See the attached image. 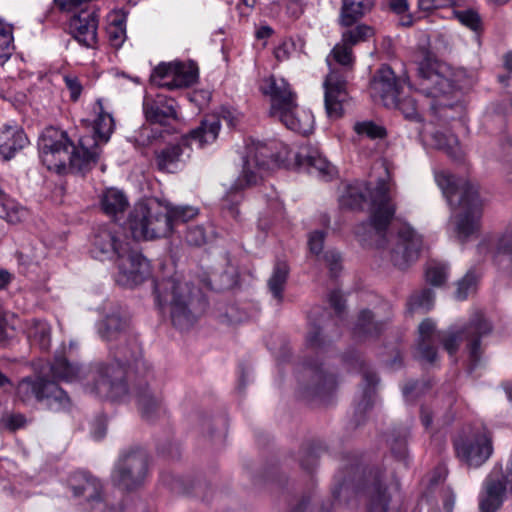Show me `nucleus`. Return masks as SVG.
Listing matches in <instances>:
<instances>
[{
  "instance_id": "41",
  "label": "nucleus",
  "mask_w": 512,
  "mask_h": 512,
  "mask_svg": "<svg viewBox=\"0 0 512 512\" xmlns=\"http://www.w3.org/2000/svg\"><path fill=\"white\" fill-rule=\"evenodd\" d=\"M217 137V130H191L184 136L183 142L188 146L196 145L198 148H203L213 143Z\"/></svg>"
},
{
  "instance_id": "17",
  "label": "nucleus",
  "mask_w": 512,
  "mask_h": 512,
  "mask_svg": "<svg viewBox=\"0 0 512 512\" xmlns=\"http://www.w3.org/2000/svg\"><path fill=\"white\" fill-rule=\"evenodd\" d=\"M68 485L75 498H82L90 512H114L103 498V486L99 479L88 472L78 471L68 479Z\"/></svg>"
},
{
  "instance_id": "64",
  "label": "nucleus",
  "mask_w": 512,
  "mask_h": 512,
  "mask_svg": "<svg viewBox=\"0 0 512 512\" xmlns=\"http://www.w3.org/2000/svg\"><path fill=\"white\" fill-rule=\"evenodd\" d=\"M390 7L395 13L401 15L407 12L408 3L407 0H391Z\"/></svg>"
},
{
  "instance_id": "31",
  "label": "nucleus",
  "mask_w": 512,
  "mask_h": 512,
  "mask_svg": "<svg viewBox=\"0 0 512 512\" xmlns=\"http://www.w3.org/2000/svg\"><path fill=\"white\" fill-rule=\"evenodd\" d=\"M362 495L368 501L369 512H386L389 496L382 488L380 478L375 475L371 483L362 490Z\"/></svg>"
},
{
  "instance_id": "48",
  "label": "nucleus",
  "mask_w": 512,
  "mask_h": 512,
  "mask_svg": "<svg viewBox=\"0 0 512 512\" xmlns=\"http://www.w3.org/2000/svg\"><path fill=\"white\" fill-rule=\"evenodd\" d=\"M425 276L428 283L440 286L447 279V268L440 263H430L426 268Z\"/></svg>"
},
{
  "instance_id": "53",
  "label": "nucleus",
  "mask_w": 512,
  "mask_h": 512,
  "mask_svg": "<svg viewBox=\"0 0 512 512\" xmlns=\"http://www.w3.org/2000/svg\"><path fill=\"white\" fill-rule=\"evenodd\" d=\"M185 240L189 245L201 246L206 242V233L204 228L201 226L189 227L185 235Z\"/></svg>"
},
{
  "instance_id": "18",
  "label": "nucleus",
  "mask_w": 512,
  "mask_h": 512,
  "mask_svg": "<svg viewBox=\"0 0 512 512\" xmlns=\"http://www.w3.org/2000/svg\"><path fill=\"white\" fill-rule=\"evenodd\" d=\"M422 247V236L409 224H404L395 242L383 252L394 266L403 269L418 258Z\"/></svg>"
},
{
  "instance_id": "1",
  "label": "nucleus",
  "mask_w": 512,
  "mask_h": 512,
  "mask_svg": "<svg viewBox=\"0 0 512 512\" xmlns=\"http://www.w3.org/2000/svg\"><path fill=\"white\" fill-rule=\"evenodd\" d=\"M435 181L453 210L448 223L449 232L464 243L478 233L481 225L484 204L478 185L448 171L436 172Z\"/></svg>"
},
{
  "instance_id": "57",
  "label": "nucleus",
  "mask_w": 512,
  "mask_h": 512,
  "mask_svg": "<svg viewBox=\"0 0 512 512\" xmlns=\"http://www.w3.org/2000/svg\"><path fill=\"white\" fill-rule=\"evenodd\" d=\"M107 26L126 28V14L124 13V11H111L107 16Z\"/></svg>"
},
{
  "instance_id": "11",
  "label": "nucleus",
  "mask_w": 512,
  "mask_h": 512,
  "mask_svg": "<svg viewBox=\"0 0 512 512\" xmlns=\"http://www.w3.org/2000/svg\"><path fill=\"white\" fill-rule=\"evenodd\" d=\"M16 397L24 404H43L52 411L66 410L70 399L66 392L54 381L44 377H26L16 387Z\"/></svg>"
},
{
  "instance_id": "38",
  "label": "nucleus",
  "mask_w": 512,
  "mask_h": 512,
  "mask_svg": "<svg viewBox=\"0 0 512 512\" xmlns=\"http://www.w3.org/2000/svg\"><path fill=\"white\" fill-rule=\"evenodd\" d=\"M288 274V265L284 262L277 263L268 281L269 290L278 302H281L283 299V290L288 278Z\"/></svg>"
},
{
  "instance_id": "12",
  "label": "nucleus",
  "mask_w": 512,
  "mask_h": 512,
  "mask_svg": "<svg viewBox=\"0 0 512 512\" xmlns=\"http://www.w3.org/2000/svg\"><path fill=\"white\" fill-rule=\"evenodd\" d=\"M148 454L138 446L124 449L114 466L113 483L124 490L140 487L148 475Z\"/></svg>"
},
{
  "instance_id": "24",
  "label": "nucleus",
  "mask_w": 512,
  "mask_h": 512,
  "mask_svg": "<svg viewBox=\"0 0 512 512\" xmlns=\"http://www.w3.org/2000/svg\"><path fill=\"white\" fill-rule=\"evenodd\" d=\"M98 16L95 9L88 8L74 15L69 21V31L82 45L93 47L97 41Z\"/></svg>"
},
{
  "instance_id": "39",
  "label": "nucleus",
  "mask_w": 512,
  "mask_h": 512,
  "mask_svg": "<svg viewBox=\"0 0 512 512\" xmlns=\"http://www.w3.org/2000/svg\"><path fill=\"white\" fill-rule=\"evenodd\" d=\"M79 367L75 364L69 363L66 358L59 356L56 357L51 365V373L53 377L65 380L73 381L79 375Z\"/></svg>"
},
{
  "instance_id": "47",
  "label": "nucleus",
  "mask_w": 512,
  "mask_h": 512,
  "mask_svg": "<svg viewBox=\"0 0 512 512\" xmlns=\"http://www.w3.org/2000/svg\"><path fill=\"white\" fill-rule=\"evenodd\" d=\"M307 373L313 377L316 385V392L322 393L335 387L336 381L333 375H327L322 369L308 370Z\"/></svg>"
},
{
  "instance_id": "49",
  "label": "nucleus",
  "mask_w": 512,
  "mask_h": 512,
  "mask_svg": "<svg viewBox=\"0 0 512 512\" xmlns=\"http://www.w3.org/2000/svg\"><path fill=\"white\" fill-rule=\"evenodd\" d=\"M94 111L97 114L95 128H113L116 125L113 115L105 109L101 99L95 103Z\"/></svg>"
},
{
  "instance_id": "30",
  "label": "nucleus",
  "mask_w": 512,
  "mask_h": 512,
  "mask_svg": "<svg viewBox=\"0 0 512 512\" xmlns=\"http://www.w3.org/2000/svg\"><path fill=\"white\" fill-rule=\"evenodd\" d=\"M100 206L106 215L117 219L119 216H123L126 211L128 200L122 191L109 188L102 193Z\"/></svg>"
},
{
  "instance_id": "54",
  "label": "nucleus",
  "mask_w": 512,
  "mask_h": 512,
  "mask_svg": "<svg viewBox=\"0 0 512 512\" xmlns=\"http://www.w3.org/2000/svg\"><path fill=\"white\" fill-rule=\"evenodd\" d=\"M63 80L67 89L69 90L70 98L73 101L78 100L82 93V84L80 83L78 77L73 74H66L63 76Z\"/></svg>"
},
{
  "instance_id": "40",
  "label": "nucleus",
  "mask_w": 512,
  "mask_h": 512,
  "mask_svg": "<svg viewBox=\"0 0 512 512\" xmlns=\"http://www.w3.org/2000/svg\"><path fill=\"white\" fill-rule=\"evenodd\" d=\"M14 51L12 27L0 19V63L7 61Z\"/></svg>"
},
{
  "instance_id": "50",
  "label": "nucleus",
  "mask_w": 512,
  "mask_h": 512,
  "mask_svg": "<svg viewBox=\"0 0 512 512\" xmlns=\"http://www.w3.org/2000/svg\"><path fill=\"white\" fill-rule=\"evenodd\" d=\"M477 277L474 273L468 272L457 284L456 298L464 300L476 289Z\"/></svg>"
},
{
  "instance_id": "6",
  "label": "nucleus",
  "mask_w": 512,
  "mask_h": 512,
  "mask_svg": "<svg viewBox=\"0 0 512 512\" xmlns=\"http://www.w3.org/2000/svg\"><path fill=\"white\" fill-rule=\"evenodd\" d=\"M352 46L342 40L327 57L330 72L324 81L326 113L331 119L343 114V106L348 100L345 69L353 64Z\"/></svg>"
},
{
  "instance_id": "55",
  "label": "nucleus",
  "mask_w": 512,
  "mask_h": 512,
  "mask_svg": "<svg viewBox=\"0 0 512 512\" xmlns=\"http://www.w3.org/2000/svg\"><path fill=\"white\" fill-rule=\"evenodd\" d=\"M107 34L112 46L120 47L126 40V28L107 26Z\"/></svg>"
},
{
  "instance_id": "33",
  "label": "nucleus",
  "mask_w": 512,
  "mask_h": 512,
  "mask_svg": "<svg viewBox=\"0 0 512 512\" xmlns=\"http://www.w3.org/2000/svg\"><path fill=\"white\" fill-rule=\"evenodd\" d=\"M72 144L77 142L65 130H41L37 141L38 151H43L45 145L49 150H69Z\"/></svg>"
},
{
  "instance_id": "16",
  "label": "nucleus",
  "mask_w": 512,
  "mask_h": 512,
  "mask_svg": "<svg viewBox=\"0 0 512 512\" xmlns=\"http://www.w3.org/2000/svg\"><path fill=\"white\" fill-rule=\"evenodd\" d=\"M457 457L469 467L478 468L493 453L492 438L486 431H475L459 437L454 443Z\"/></svg>"
},
{
  "instance_id": "28",
  "label": "nucleus",
  "mask_w": 512,
  "mask_h": 512,
  "mask_svg": "<svg viewBox=\"0 0 512 512\" xmlns=\"http://www.w3.org/2000/svg\"><path fill=\"white\" fill-rule=\"evenodd\" d=\"M244 116L237 109L222 106L208 114L202 122L201 128H222L233 127L243 124Z\"/></svg>"
},
{
  "instance_id": "25",
  "label": "nucleus",
  "mask_w": 512,
  "mask_h": 512,
  "mask_svg": "<svg viewBox=\"0 0 512 512\" xmlns=\"http://www.w3.org/2000/svg\"><path fill=\"white\" fill-rule=\"evenodd\" d=\"M419 139L426 148L443 150L453 158L462 156V150L453 130H420Z\"/></svg>"
},
{
  "instance_id": "8",
  "label": "nucleus",
  "mask_w": 512,
  "mask_h": 512,
  "mask_svg": "<svg viewBox=\"0 0 512 512\" xmlns=\"http://www.w3.org/2000/svg\"><path fill=\"white\" fill-rule=\"evenodd\" d=\"M385 171V177L380 178L375 188L371 189L365 185L364 189L359 193V200L354 202L348 201L343 197V204L356 208L361 201H370V226L377 234L384 232L389 226L395 215L396 205L390 195L394 183H392L391 175L386 163L381 164Z\"/></svg>"
},
{
  "instance_id": "59",
  "label": "nucleus",
  "mask_w": 512,
  "mask_h": 512,
  "mask_svg": "<svg viewBox=\"0 0 512 512\" xmlns=\"http://www.w3.org/2000/svg\"><path fill=\"white\" fill-rule=\"evenodd\" d=\"M323 259L333 274L340 269V255L338 252L328 250L323 254Z\"/></svg>"
},
{
  "instance_id": "58",
  "label": "nucleus",
  "mask_w": 512,
  "mask_h": 512,
  "mask_svg": "<svg viewBox=\"0 0 512 512\" xmlns=\"http://www.w3.org/2000/svg\"><path fill=\"white\" fill-rule=\"evenodd\" d=\"M293 46V43L289 40L281 42L274 50L276 59L279 61L287 60L293 51Z\"/></svg>"
},
{
  "instance_id": "3",
  "label": "nucleus",
  "mask_w": 512,
  "mask_h": 512,
  "mask_svg": "<svg viewBox=\"0 0 512 512\" xmlns=\"http://www.w3.org/2000/svg\"><path fill=\"white\" fill-rule=\"evenodd\" d=\"M110 135L111 130H81L71 149L54 151L45 145L39 157L49 171L59 175L83 172L96 164L101 146L109 141Z\"/></svg>"
},
{
  "instance_id": "4",
  "label": "nucleus",
  "mask_w": 512,
  "mask_h": 512,
  "mask_svg": "<svg viewBox=\"0 0 512 512\" xmlns=\"http://www.w3.org/2000/svg\"><path fill=\"white\" fill-rule=\"evenodd\" d=\"M420 90L427 97L451 95L455 90L467 89L478 81L476 70L457 68L426 55L418 64Z\"/></svg>"
},
{
  "instance_id": "27",
  "label": "nucleus",
  "mask_w": 512,
  "mask_h": 512,
  "mask_svg": "<svg viewBox=\"0 0 512 512\" xmlns=\"http://www.w3.org/2000/svg\"><path fill=\"white\" fill-rule=\"evenodd\" d=\"M129 322L119 314H110L99 324L98 333L107 341H126L128 338Z\"/></svg>"
},
{
  "instance_id": "46",
  "label": "nucleus",
  "mask_w": 512,
  "mask_h": 512,
  "mask_svg": "<svg viewBox=\"0 0 512 512\" xmlns=\"http://www.w3.org/2000/svg\"><path fill=\"white\" fill-rule=\"evenodd\" d=\"M182 150L179 145H172L162 150L157 156V164L161 170L171 171Z\"/></svg>"
},
{
  "instance_id": "63",
  "label": "nucleus",
  "mask_w": 512,
  "mask_h": 512,
  "mask_svg": "<svg viewBox=\"0 0 512 512\" xmlns=\"http://www.w3.org/2000/svg\"><path fill=\"white\" fill-rule=\"evenodd\" d=\"M444 0H419L418 6L423 11H430L440 7Z\"/></svg>"
},
{
  "instance_id": "35",
  "label": "nucleus",
  "mask_w": 512,
  "mask_h": 512,
  "mask_svg": "<svg viewBox=\"0 0 512 512\" xmlns=\"http://www.w3.org/2000/svg\"><path fill=\"white\" fill-rule=\"evenodd\" d=\"M137 403L142 417L146 420H153L162 412L160 397L150 391L148 387L139 390Z\"/></svg>"
},
{
  "instance_id": "13",
  "label": "nucleus",
  "mask_w": 512,
  "mask_h": 512,
  "mask_svg": "<svg viewBox=\"0 0 512 512\" xmlns=\"http://www.w3.org/2000/svg\"><path fill=\"white\" fill-rule=\"evenodd\" d=\"M261 90L264 94L270 95L274 103H281L284 105H291L293 95L289 84L283 78H276L271 76L264 80ZM273 114L278 115L282 124L286 128H313L315 125L313 115L309 111H302L300 116H296L293 111L289 109H276L273 104Z\"/></svg>"
},
{
  "instance_id": "22",
  "label": "nucleus",
  "mask_w": 512,
  "mask_h": 512,
  "mask_svg": "<svg viewBox=\"0 0 512 512\" xmlns=\"http://www.w3.org/2000/svg\"><path fill=\"white\" fill-rule=\"evenodd\" d=\"M145 118L151 124L170 125L171 120H177L176 103L166 95L146 94L143 100Z\"/></svg>"
},
{
  "instance_id": "9",
  "label": "nucleus",
  "mask_w": 512,
  "mask_h": 512,
  "mask_svg": "<svg viewBox=\"0 0 512 512\" xmlns=\"http://www.w3.org/2000/svg\"><path fill=\"white\" fill-rule=\"evenodd\" d=\"M128 227L135 240H154L171 234L169 209L153 199L138 203L128 218Z\"/></svg>"
},
{
  "instance_id": "14",
  "label": "nucleus",
  "mask_w": 512,
  "mask_h": 512,
  "mask_svg": "<svg viewBox=\"0 0 512 512\" xmlns=\"http://www.w3.org/2000/svg\"><path fill=\"white\" fill-rule=\"evenodd\" d=\"M491 331L492 326L490 322L484 317L482 312L476 311L462 329L450 331L448 335L442 339L443 346L445 350L452 355L457 351L459 343L466 341L471 357L477 359L481 338L490 334Z\"/></svg>"
},
{
  "instance_id": "23",
  "label": "nucleus",
  "mask_w": 512,
  "mask_h": 512,
  "mask_svg": "<svg viewBox=\"0 0 512 512\" xmlns=\"http://www.w3.org/2000/svg\"><path fill=\"white\" fill-rule=\"evenodd\" d=\"M291 168L306 167L309 172L318 173L328 179L335 175V167L319 152L316 147L304 145L296 153L291 152Z\"/></svg>"
},
{
  "instance_id": "15",
  "label": "nucleus",
  "mask_w": 512,
  "mask_h": 512,
  "mask_svg": "<svg viewBox=\"0 0 512 512\" xmlns=\"http://www.w3.org/2000/svg\"><path fill=\"white\" fill-rule=\"evenodd\" d=\"M151 82L169 90L187 88L198 79V68L194 62L160 63L150 76Z\"/></svg>"
},
{
  "instance_id": "43",
  "label": "nucleus",
  "mask_w": 512,
  "mask_h": 512,
  "mask_svg": "<svg viewBox=\"0 0 512 512\" xmlns=\"http://www.w3.org/2000/svg\"><path fill=\"white\" fill-rule=\"evenodd\" d=\"M374 35V29L368 25L361 24L353 29L342 33V41L353 46L359 42L366 41Z\"/></svg>"
},
{
  "instance_id": "62",
  "label": "nucleus",
  "mask_w": 512,
  "mask_h": 512,
  "mask_svg": "<svg viewBox=\"0 0 512 512\" xmlns=\"http://www.w3.org/2000/svg\"><path fill=\"white\" fill-rule=\"evenodd\" d=\"M329 302L338 313H340L344 308V302L340 292L333 291L329 296Z\"/></svg>"
},
{
  "instance_id": "34",
  "label": "nucleus",
  "mask_w": 512,
  "mask_h": 512,
  "mask_svg": "<svg viewBox=\"0 0 512 512\" xmlns=\"http://www.w3.org/2000/svg\"><path fill=\"white\" fill-rule=\"evenodd\" d=\"M29 143L24 130H3L0 143V154L5 160H10L16 152Z\"/></svg>"
},
{
  "instance_id": "19",
  "label": "nucleus",
  "mask_w": 512,
  "mask_h": 512,
  "mask_svg": "<svg viewBox=\"0 0 512 512\" xmlns=\"http://www.w3.org/2000/svg\"><path fill=\"white\" fill-rule=\"evenodd\" d=\"M129 243L125 240L122 229L116 223L99 226L92 238L91 253L100 260H111L126 251Z\"/></svg>"
},
{
  "instance_id": "26",
  "label": "nucleus",
  "mask_w": 512,
  "mask_h": 512,
  "mask_svg": "<svg viewBox=\"0 0 512 512\" xmlns=\"http://www.w3.org/2000/svg\"><path fill=\"white\" fill-rule=\"evenodd\" d=\"M440 339V334L435 331V324L430 319L424 320L419 325V358L429 364H433L437 360V352L431 346L432 343Z\"/></svg>"
},
{
  "instance_id": "52",
  "label": "nucleus",
  "mask_w": 512,
  "mask_h": 512,
  "mask_svg": "<svg viewBox=\"0 0 512 512\" xmlns=\"http://www.w3.org/2000/svg\"><path fill=\"white\" fill-rule=\"evenodd\" d=\"M326 233L322 230H314L308 235V248L310 253L319 257L323 250Z\"/></svg>"
},
{
  "instance_id": "36",
  "label": "nucleus",
  "mask_w": 512,
  "mask_h": 512,
  "mask_svg": "<svg viewBox=\"0 0 512 512\" xmlns=\"http://www.w3.org/2000/svg\"><path fill=\"white\" fill-rule=\"evenodd\" d=\"M28 211L0 190V218L10 224H18L26 219Z\"/></svg>"
},
{
  "instance_id": "56",
  "label": "nucleus",
  "mask_w": 512,
  "mask_h": 512,
  "mask_svg": "<svg viewBox=\"0 0 512 512\" xmlns=\"http://www.w3.org/2000/svg\"><path fill=\"white\" fill-rule=\"evenodd\" d=\"M502 66L507 71L506 74H499L498 81L503 85H508L512 73V52H507L503 55Z\"/></svg>"
},
{
  "instance_id": "10",
  "label": "nucleus",
  "mask_w": 512,
  "mask_h": 512,
  "mask_svg": "<svg viewBox=\"0 0 512 512\" xmlns=\"http://www.w3.org/2000/svg\"><path fill=\"white\" fill-rule=\"evenodd\" d=\"M155 292L160 306H171V318L176 327L184 330L195 323L196 317L188 308L192 293L188 283L175 278L165 279L156 283Z\"/></svg>"
},
{
  "instance_id": "45",
  "label": "nucleus",
  "mask_w": 512,
  "mask_h": 512,
  "mask_svg": "<svg viewBox=\"0 0 512 512\" xmlns=\"http://www.w3.org/2000/svg\"><path fill=\"white\" fill-rule=\"evenodd\" d=\"M434 305V294L431 290L425 289L419 293H415L409 300L410 312H416L418 310L428 311Z\"/></svg>"
},
{
  "instance_id": "20",
  "label": "nucleus",
  "mask_w": 512,
  "mask_h": 512,
  "mask_svg": "<svg viewBox=\"0 0 512 512\" xmlns=\"http://www.w3.org/2000/svg\"><path fill=\"white\" fill-rule=\"evenodd\" d=\"M118 268L117 282L122 286H134L141 283L149 271L148 261L130 246L113 260Z\"/></svg>"
},
{
  "instance_id": "37",
  "label": "nucleus",
  "mask_w": 512,
  "mask_h": 512,
  "mask_svg": "<svg viewBox=\"0 0 512 512\" xmlns=\"http://www.w3.org/2000/svg\"><path fill=\"white\" fill-rule=\"evenodd\" d=\"M493 260L504 270L512 269V233L499 238Z\"/></svg>"
},
{
  "instance_id": "60",
  "label": "nucleus",
  "mask_w": 512,
  "mask_h": 512,
  "mask_svg": "<svg viewBox=\"0 0 512 512\" xmlns=\"http://www.w3.org/2000/svg\"><path fill=\"white\" fill-rule=\"evenodd\" d=\"M361 141L365 139H382L386 136V130H356Z\"/></svg>"
},
{
  "instance_id": "2",
  "label": "nucleus",
  "mask_w": 512,
  "mask_h": 512,
  "mask_svg": "<svg viewBox=\"0 0 512 512\" xmlns=\"http://www.w3.org/2000/svg\"><path fill=\"white\" fill-rule=\"evenodd\" d=\"M242 170L237 180L230 186L223 202L224 208L231 217L238 216L236 205L241 200L240 192L262 179L278 167L291 168V150L287 145L275 141L264 143L255 140L246 142L240 152Z\"/></svg>"
},
{
  "instance_id": "5",
  "label": "nucleus",
  "mask_w": 512,
  "mask_h": 512,
  "mask_svg": "<svg viewBox=\"0 0 512 512\" xmlns=\"http://www.w3.org/2000/svg\"><path fill=\"white\" fill-rule=\"evenodd\" d=\"M410 86L405 80L398 79L388 66L381 67L370 84L372 99L387 108L398 109L408 120H420L418 106L410 93Z\"/></svg>"
},
{
  "instance_id": "61",
  "label": "nucleus",
  "mask_w": 512,
  "mask_h": 512,
  "mask_svg": "<svg viewBox=\"0 0 512 512\" xmlns=\"http://www.w3.org/2000/svg\"><path fill=\"white\" fill-rule=\"evenodd\" d=\"M17 257L19 262L26 266L37 264L39 261V257L37 255L26 253L24 250L19 251L17 253Z\"/></svg>"
},
{
  "instance_id": "42",
  "label": "nucleus",
  "mask_w": 512,
  "mask_h": 512,
  "mask_svg": "<svg viewBox=\"0 0 512 512\" xmlns=\"http://www.w3.org/2000/svg\"><path fill=\"white\" fill-rule=\"evenodd\" d=\"M383 327L382 322H372V314L368 310H363L358 318V322L355 327V334L359 337L362 334L376 335L380 332Z\"/></svg>"
},
{
  "instance_id": "29",
  "label": "nucleus",
  "mask_w": 512,
  "mask_h": 512,
  "mask_svg": "<svg viewBox=\"0 0 512 512\" xmlns=\"http://www.w3.org/2000/svg\"><path fill=\"white\" fill-rule=\"evenodd\" d=\"M373 0H342L339 23L342 26H351L372 9Z\"/></svg>"
},
{
  "instance_id": "32",
  "label": "nucleus",
  "mask_w": 512,
  "mask_h": 512,
  "mask_svg": "<svg viewBox=\"0 0 512 512\" xmlns=\"http://www.w3.org/2000/svg\"><path fill=\"white\" fill-rule=\"evenodd\" d=\"M25 331L31 345L40 350H48L51 345V327L43 320L30 319L25 323Z\"/></svg>"
},
{
  "instance_id": "51",
  "label": "nucleus",
  "mask_w": 512,
  "mask_h": 512,
  "mask_svg": "<svg viewBox=\"0 0 512 512\" xmlns=\"http://www.w3.org/2000/svg\"><path fill=\"white\" fill-rule=\"evenodd\" d=\"M458 21L473 31H477L481 27V20L479 15L472 10L457 11L455 13Z\"/></svg>"
},
{
  "instance_id": "21",
  "label": "nucleus",
  "mask_w": 512,
  "mask_h": 512,
  "mask_svg": "<svg viewBox=\"0 0 512 512\" xmlns=\"http://www.w3.org/2000/svg\"><path fill=\"white\" fill-rule=\"evenodd\" d=\"M430 123L434 125L466 126L467 116L462 103L452 102L450 95L430 97Z\"/></svg>"
},
{
  "instance_id": "44",
  "label": "nucleus",
  "mask_w": 512,
  "mask_h": 512,
  "mask_svg": "<svg viewBox=\"0 0 512 512\" xmlns=\"http://www.w3.org/2000/svg\"><path fill=\"white\" fill-rule=\"evenodd\" d=\"M164 205L169 209L171 232L176 223L189 221L198 214V209L192 206H171L168 203Z\"/></svg>"
},
{
  "instance_id": "7",
  "label": "nucleus",
  "mask_w": 512,
  "mask_h": 512,
  "mask_svg": "<svg viewBox=\"0 0 512 512\" xmlns=\"http://www.w3.org/2000/svg\"><path fill=\"white\" fill-rule=\"evenodd\" d=\"M139 355V348L136 342L131 343L129 348L118 349L115 356L122 364H96L91 370V392L101 398L118 400L127 393V386L124 383V365L135 361Z\"/></svg>"
}]
</instances>
